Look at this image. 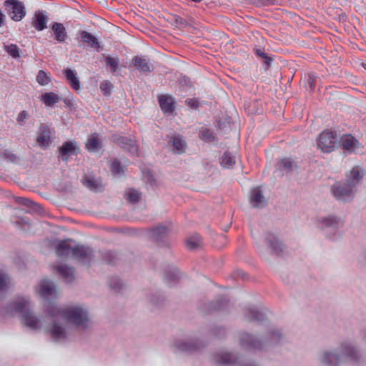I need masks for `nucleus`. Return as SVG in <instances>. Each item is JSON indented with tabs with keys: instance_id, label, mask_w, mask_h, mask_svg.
I'll list each match as a JSON object with an SVG mask.
<instances>
[{
	"instance_id": "12",
	"label": "nucleus",
	"mask_w": 366,
	"mask_h": 366,
	"mask_svg": "<svg viewBox=\"0 0 366 366\" xmlns=\"http://www.w3.org/2000/svg\"><path fill=\"white\" fill-rule=\"evenodd\" d=\"M114 142L121 147L123 150L129 152L130 154L135 155L138 152V146L134 138L122 136L114 134L112 136Z\"/></svg>"
},
{
	"instance_id": "18",
	"label": "nucleus",
	"mask_w": 366,
	"mask_h": 366,
	"mask_svg": "<svg viewBox=\"0 0 366 366\" xmlns=\"http://www.w3.org/2000/svg\"><path fill=\"white\" fill-rule=\"evenodd\" d=\"M37 292L45 300H48L50 297H56V286L52 281L43 279L39 282Z\"/></svg>"
},
{
	"instance_id": "34",
	"label": "nucleus",
	"mask_w": 366,
	"mask_h": 366,
	"mask_svg": "<svg viewBox=\"0 0 366 366\" xmlns=\"http://www.w3.org/2000/svg\"><path fill=\"white\" fill-rule=\"evenodd\" d=\"M250 202L254 207H264L266 205V200L259 187L253 189L251 192Z\"/></svg>"
},
{
	"instance_id": "13",
	"label": "nucleus",
	"mask_w": 366,
	"mask_h": 366,
	"mask_svg": "<svg viewBox=\"0 0 366 366\" xmlns=\"http://www.w3.org/2000/svg\"><path fill=\"white\" fill-rule=\"evenodd\" d=\"M169 229L167 227L159 225L152 228L149 232V239L157 244L159 247H168L167 241Z\"/></svg>"
},
{
	"instance_id": "25",
	"label": "nucleus",
	"mask_w": 366,
	"mask_h": 366,
	"mask_svg": "<svg viewBox=\"0 0 366 366\" xmlns=\"http://www.w3.org/2000/svg\"><path fill=\"white\" fill-rule=\"evenodd\" d=\"M50 27L56 42L64 43L68 39L67 31L62 23L54 22Z\"/></svg>"
},
{
	"instance_id": "7",
	"label": "nucleus",
	"mask_w": 366,
	"mask_h": 366,
	"mask_svg": "<svg viewBox=\"0 0 366 366\" xmlns=\"http://www.w3.org/2000/svg\"><path fill=\"white\" fill-rule=\"evenodd\" d=\"M331 191L336 199L346 202L352 200L356 190L352 184L338 182L332 187Z\"/></svg>"
},
{
	"instance_id": "11",
	"label": "nucleus",
	"mask_w": 366,
	"mask_h": 366,
	"mask_svg": "<svg viewBox=\"0 0 366 366\" xmlns=\"http://www.w3.org/2000/svg\"><path fill=\"white\" fill-rule=\"evenodd\" d=\"M71 257L76 259L81 264L89 266L94 257V251L92 247L82 244L73 247Z\"/></svg>"
},
{
	"instance_id": "24",
	"label": "nucleus",
	"mask_w": 366,
	"mask_h": 366,
	"mask_svg": "<svg viewBox=\"0 0 366 366\" xmlns=\"http://www.w3.org/2000/svg\"><path fill=\"white\" fill-rule=\"evenodd\" d=\"M50 335L54 342L65 340L67 338L66 330L61 326L58 320L54 318L52 321V327L49 330Z\"/></svg>"
},
{
	"instance_id": "14",
	"label": "nucleus",
	"mask_w": 366,
	"mask_h": 366,
	"mask_svg": "<svg viewBox=\"0 0 366 366\" xmlns=\"http://www.w3.org/2000/svg\"><path fill=\"white\" fill-rule=\"evenodd\" d=\"M244 317L249 322H255L262 324L267 321V317L263 310L255 305L247 307L244 311Z\"/></svg>"
},
{
	"instance_id": "42",
	"label": "nucleus",
	"mask_w": 366,
	"mask_h": 366,
	"mask_svg": "<svg viewBox=\"0 0 366 366\" xmlns=\"http://www.w3.org/2000/svg\"><path fill=\"white\" fill-rule=\"evenodd\" d=\"M46 313L52 317L61 316L62 317L63 309H59L54 303L49 302L45 305Z\"/></svg>"
},
{
	"instance_id": "57",
	"label": "nucleus",
	"mask_w": 366,
	"mask_h": 366,
	"mask_svg": "<svg viewBox=\"0 0 366 366\" xmlns=\"http://www.w3.org/2000/svg\"><path fill=\"white\" fill-rule=\"evenodd\" d=\"M150 301L154 305L159 306L163 302L164 299L159 295H152L151 296Z\"/></svg>"
},
{
	"instance_id": "36",
	"label": "nucleus",
	"mask_w": 366,
	"mask_h": 366,
	"mask_svg": "<svg viewBox=\"0 0 366 366\" xmlns=\"http://www.w3.org/2000/svg\"><path fill=\"white\" fill-rule=\"evenodd\" d=\"M69 241H71V239L61 240L58 242L56 246V253L58 256L64 257L72 254L73 247L68 244Z\"/></svg>"
},
{
	"instance_id": "43",
	"label": "nucleus",
	"mask_w": 366,
	"mask_h": 366,
	"mask_svg": "<svg viewBox=\"0 0 366 366\" xmlns=\"http://www.w3.org/2000/svg\"><path fill=\"white\" fill-rule=\"evenodd\" d=\"M186 246L189 249L193 250L201 244V237L198 234H194L186 239Z\"/></svg>"
},
{
	"instance_id": "35",
	"label": "nucleus",
	"mask_w": 366,
	"mask_h": 366,
	"mask_svg": "<svg viewBox=\"0 0 366 366\" xmlns=\"http://www.w3.org/2000/svg\"><path fill=\"white\" fill-rule=\"evenodd\" d=\"M86 148L89 152H96L102 148V142L97 133H93L88 137Z\"/></svg>"
},
{
	"instance_id": "28",
	"label": "nucleus",
	"mask_w": 366,
	"mask_h": 366,
	"mask_svg": "<svg viewBox=\"0 0 366 366\" xmlns=\"http://www.w3.org/2000/svg\"><path fill=\"white\" fill-rule=\"evenodd\" d=\"M278 168L280 170L285 172L287 174H291L292 172L297 169V162L290 157H285L281 159L278 163Z\"/></svg>"
},
{
	"instance_id": "3",
	"label": "nucleus",
	"mask_w": 366,
	"mask_h": 366,
	"mask_svg": "<svg viewBox=\"0 0 366 366\" xmlns=\"http://www.w3.org/2000/svg\"><path fill=\"white\" fill-rule=\"evenodd\" d=\"M62 318L76 328L85 330L89 327L90 317L87 310L80 306L63 309Z\"/></svg>"
},
{
	"instance_id": "62",
	"label": "nucleus",
	"mask_w": 366,
	"mask_h": 366,
	"mask_svg": "<svg viewBox=\"0 0 366 366\" xmlns=\"http://www.w3.org/2000/svg\"><path fill=\"white\" fill-rule=\"evenodd\" d=\"M273 56H269L267 54H266V57H263V61L262 63L267 66V67H269L272 62L273 61Z\"/></svg>"
},
{
	"instance_id": "23",
	"label": "nucleus",
	"mask_w": 366,
	"mask_h": 366,
	"mask_svg": "<svg viewBox=\"0 0 366 366\" xmlns=\"http://www.w3.org/2000/svg\"><path fill=\"white\" fill-rule=\"evenodd\" d=\"M132 64L138 71L146 74L154 70L153 64L149 62V60L140 56H134L132 59Z\"/></svg>"
},
{
	"instance_id": "40",
	"label": "nucleus",
	"mask_w": 366,
	"mask_h": 366,
	"mask_svg": "<svg viewBox=\"0 0 366 366\" xmlns=\"http://www.w3.org/2000/svg\"><path fill=\"white\" fill-rule=\"evenodd\" d=\"M103 260L110 265L116 264L120 259L119 254L115 251L107 250L102 252Z\"/></svg>"
},
{
	"instance_id": "2",
	"label": "nucleus",
	"mask_w": 366,
	"mask_h": 366,
	"mask_svg": "<svg viewBox=\"0 0 366 366\" xmlns=\"http://www.w3.org/2000/svg\"><path fill=\"white\" fill-rule=\"evenodd\" d=\"M6 314L13 315L20 313L23 323L31 330H39L41 327L40 320L30 310V302L27 298L22 297L5 307Z\"/></svg>"
},
{
	"instance_id": "46",
	"label": "nucleus",
	"mask_w": 366,
	"mask_h": 366,
	"mask_svg": "<svg viewBox=\"0 0 366 366\" xmlns=\"http://www.w3.org/2000/svg\"><path fill=\"white\" fill-rule=\"evenodd\" d=\"M36 81L41 86L47 85L51 81L50 76L44 70H40L36 76Z\"/></svg>"
},
{
	"instance_id": "61",
	"label": "nucleus",
	"mask_w": 366,
	"mask_h": 366,
	"mask_svg": "<svg viewBox=\"0 0 366 366\" xmlns=\"http://www.w3.org/2000/svg\"><path fill=\"white\" fill-rule=\"evenodd\" d=\"M180 84L187 87L192 86V81L190 79L186 76H184L180 79Z\"/></svg>"
},
{
	"instance_id": "19",
	"label": "nucleus",
	"mask_w": 366,
	"mask_h": 366,
	"mask_svg": "<svg viewBox=\"0 0 366 366\" xmlns=\"http://www.w3.org/2000/svg\"><path fill=\"white\" fill-rule=\"evenodd\" d=\"M79 36L81 42L87 47L94 49L98 52L103 49L101 42L92 33L87 31H80Z\"/></svg>"
},
{
	"instance_id": "22",
	"label": "nucleus",
	"mask_w": 366,
	"mask_h": 366,
	"mask_svg": "<svg viewBox=\"0 0 366 366\" xmlns=\"http://www.w3.org/2000/svg\"><path fill=\"white\" fill-rule=\"evenodd\" d=\"M340 144L343 150L351 154L354 152L360 146V143L351 134H344L340 137Z\"/></svg>"
},
{
	"instance_id": "45",
	"label": "nucleus",
	"mask_w": 366,
	"mask_h": 366,
	"mask_svg": "<svg viewBox=\"0 0 366 366\" xmlns=\"http://www.w3.org/2000/svg\"><path fill=\"white\" fill-rule=\"evenodd\" d=\"M141 198V193L135 189H130L126 194V199L128 202L132 204L139 202Z\"/></svg>"
},
{
	"instance_id": "54",
	"label": "nucleus",
	"mask_w": 366,
	"mask_h": 366,
	"mask_svg": "<svg viewBox=\"0 0 366 366\" xmlns=\"http://www.w3.org/2000/svg\"><path fill=\"white\" fill-rule=\"evenodd\" d=\"M202 136L203 138L207 139L209 142H214L215 140L214 135L208 129H204V130H202Z\"/></svg>"
},
{
	"instance_id": "53",
	"label": "nucleus",
	"mask_w": 366,
	"mask_h": 366,
	"mask_svg": "<svg viewBox=\"0 0 366 366\" xmlns=\"http://www.w3.org/2000/svg\"><path fill=\"white\" fill-rule=\"evenodd\" d=\"M7 280H9V277L6 274L0 272V292L6 290Z\"/></svg>"
},
{
	"instance_id": "44",
	"label": "nucleus",
	"mask_w": 366,
	"mask_h": 366,
	"mask_svg": "<svg viewBox=\"0 0 366 366\" xmlns=\"http://www.w3.org/2000/svg\"><path fill=\"white\" fill-rule=\"evenodd\" d=\"M85 187L93 191H99L101 185L99 184L94 177H85L83 181Z\"/></svg>"
},
{
	"instance_id": "58",
	"label": "nucleus",
	"mask_w": 366,
	"mask_h": 366,
	"mask_svg": "<svg viewBox=\"0 0 366 366\" xmlns=\"http://www.w3.org/2000/svg\"><path fill=\"white\" fill-rule=\"evenodd\" d=\"M173 20L177 25H179V26H186L187 25V22L186 19L182 18L181 16H179L178 15H174L173 17Z\"/></svg>"
},
{
	"instance_id": "33",
	"label": "nucleus",
	"mask_w": 366,
	"mask_h": 366,
	"mask_svg": "<svg viewBox=\"0 0 366 366\" xmlns=\"http://www.w3.org/2000/svg\"><path fill=\"white\" fill-rule=\"evenodd\" d=\"M174 153L183 154L187 148V144L185 140L182 138L180 134L174 135L170 140Z\"/></svg>"
},
{
	"instance_id": "16",
	"label": "nucleus",
	"mask_w": 366,
	"mask_h": 366,
	"mask_svg": "<svg viewBox=\"0 0 366 366\" xmlns=\"http://www.w3.org/2000/svg\"><path fill=\"white\" fill-rule=\"evenodd\" d=\"M267 247L270 249L272 254L277 256L281 255L285 249V244L274 234L268 232L264 237Z\"/></svg>"
},
{
	"instance_id": "15",
	"label": "nucleus",
	"mask_w": 366,
	"mask_h": 366,
	"mask_svg": "<svg viewBox=\"0 0 366 366\" xmlns=\"http://www.w3.org/2000/svg\"><path fill=\"white\" fill-rule=\"evenodd\" d=\"M54 130L47 124L44 123L40 124L36 139V141L40 147L47 148L49 147L51 143V136Z\"/></svg>"
},
{
	"instance_id": "9",
	"label": "nucleus",
	"mask_w": 366,
	"mask_h": 366,
	"mask_svg": "<svg viewBox=\"0 0 366 366\" xmlns=\"http://www.w3.org/2000/svg\"><path fill=\"white\" fill-rule=\"evenodd\" d=\"M205 344L198 339H189L187 340H175L173 347L175 352L184 353H192L200 350L205 347Z\"/></svg>"
},
{
	"instance_id": "56",
	"label": "nucleus",
	"mask_w": 366,
	"mask_h": 366,
	"mask_svg": "<svg viewBox=\"0 0 366 366\" xmlns=\"http://www.w3.org/2000/svg\"><path fill=\"white\" fill-rule=\"evenodd\" d=\"M185 102L189 107L194 109H197L199 107V102L198 99H194V98L187 99Z\"/></svg>"
},
{
	"instance_id": "47",
	"label": "nucleus",
	"mask_w": 366,
	"mask_h": 366,
	"mask_svg": "<svg viewBox=\"0 0 366 366\" xmlns=\"http://www.w3.org/2000/svg\"><path fill=\"white\" fill-rule=\"evenodd\" d=\"M5 51L13 58H18L20 56L19 48L14 44L4 45Z\"/></svg>"
},
{
	"instance_id": "27",
	"label": "nucleus",
	"mask_w": 366,
	"mask_h": 366,
	"mask_svg": "<svg viewBox=\"0 0 366 366\" xmlns=\"http://www.w3.org/2000/svg\"><path fill=\"white\" fill-rule=\"evenodd\" d=\"M159 104L164 113H172L175 109V101L172 96L161 95L159 97Z\"/></svg>"
},
{
	"instance_id": "30",
	"label": "nucleus",
	"mask_w": 366,
	"mask_h": 366,
	"mask_svg": "<svg viewBox=\"0 0 366 366\" xmlns=\"http://www.w3.org/2000/svg\"><path fill=\"white\" fill-rule=\"evenodd\" d=\"M105 66L109 71L114 75H119L122 70L119 66V58L118 56L112 57L109 55L105 56Z\"/></svg>"
},
{
	"instance_id": "20",
	"label": "nucleus",
	"mask_w": 366,
	"mask_h": 366,
	"mask_svg": "<svg viewBox=\"0 0 366 366\" xmlns=\"http://www.w3.org/2000/svg\"><path fill=\"white\" fill-rule=\"evenodd\" d=\"M49 16L46 11L37 10L34 12L31 25L38 31H41L47 28Z\"/></svg>"
},
{
	"instance_id": "51",
	"label": "nucleus",
	"mask_w": 366,
	"mask_h": 366,
	"mask_svg": "<svg viewBox=\"0 0 366 366\" xmlns=\"http://www.w3.org/2000/svg\"><path fill=\"white\" fill-rule=\"evenodd\" d=\"M110 170H111L112 173L114 175L124 173L123 168L121 165V163L117 159H115L111 164Z\"/></svg>"
},
{
	"instance_id": "41",
	"label": "nucleus",
	"mask_w": 366,
	"mask_h": 366,
	"mask_svg": "<svg viewBox=\"0 0 366 366\" xmlns=\"http://www.w3.org/2000/svg\"><path fill=\"white\" fill-rule=\"evenodd\" d=\"M0 154L1 158L8 163L16 164L20 160V157L19 156L8 149H5L2 152H0Z\"/></svg>"
},
{
	"instance_id": "17",
	"label": "nucleus",
	"mask_w": 366,
	"mask_h": 366,
	"mask_svg": "<svg viewBox=\"0 0 366 366\" xmlns=\"http://www.w3.org/2000/svg\"><path fill=\"white\" fill-rule=\"evenodd\" d=\"M59 157L63 162H67L70 156L77 155L79 148L75 141L64 142L59 148Z\"/></svg>"
},
{
	"instance_id": "29",
	"label": "nucleus",
	"mask_w": 366,
	"mask_h": 366,
	"mask_svg": "<svg viewBox=\"0 0 366 366\" xmlns=\"http://www.w3.org/2000/svg\"><path fill=\"white\" fill-rule=\"evenodd\" d=\"M63 74L74 90L77 91L81 88V83L75 70L67 68L64 70Z\"/></svg>"
},
{
	"instance_id": "6",
	"label": "nucleus",
	"mask_w": 366,
	"mask_h": 366,
	"mask_svg": "<svg viewBox=\"0 0 366 366\" xmlns=\"http://www.w3.org/2000/svg\"><path fill=\"white\" fill-rule=\"evenodd\" d=\"M337 144L336 132L325 130L321 132L317 140V146L323 153H330L335 150Z\"/></svg>"
},
{
	"instance_id": "55",
	"label": "nucleus",
	"mask_w": 366,
	"mask_h": 366,
	"mask_svg": "<svg viewBox=\"0 0 366 366\" xmlns=\"http://www.w3.org/2000/svg\"><path fill=\"white\" fill-rule=\"evenodd\" d=\"M316 76L314 74H310L307 79V86L310 91H313L315 88Z\"/></svg>"
},
{
	"instance_id": "50",
	"label": "nucleus",
	"mask_w": 366,
	"mask_h": 366,
	"mask_svg": "<svg viewBox=\"0 0 366 366\" xmlns=\"http://www.w3.org/2000/svg\"><path fill=\"white\" fill-rule=\"evenodd\" d=\"M109 285L110 288L115 291H119L123 287L122 280L117 277H111L109 282Z\"/></svg>"
},
{
	"instance_id": "63",
	"label": "nucleus",
	"mask_w": 366,
	"mask_h": 366,
	"mask_svg": "<svg viewBox=\"0 0 366 366\" xmlns=\"http://www.w3.org/2000/svg\"><path fill=\"white\" fill-rule=\"evenodd\" d=\"M227 124H228V122H227L226 121L220 119V120H219L217 122V127L219 129H225L227 128Z\"/></svg>"
},
{
	"instance_id": "4",
	"label": "nucleus",
	"mask_w": 366,
	"mask_h": 366,
	"mask_svg": "<svg viewBox=\"0 0 366 366\" xmlns=\"http://www.w3.org/2000/svg\"><path fill=\"white\" fill-rule=\"evenodd\" d=\"M214 361L219 366H259L251 360H244L232 352H220L214 355Z\"/></svg>"
},
{
	"instance_id": "48",
	"label": "nucleus",
	"mask_w": 366,
	"mask_h": 366,
	"mask_svg": "<svg viewBox=\"0 0 366 366\" xmlns=\"http://www.w3.org/2000/svg\"><path fill=\"white\" fill-rule=\"evenodd\" d=\"M113 87V84L109 81H104L100 84L101 92L105 97L111 95Z\"/></svg>"
},
{
	"instance_id": "21",
	"label": "nucleus",
	"mask_w": 366,
	"mask_h": 366,
	"mask_svg": "<svg viewBox=\"0 0 366 366\" xmlns=\"http://www.w3.org/2000/svg\"><path fill=\"white\" fill-rule=\"evenodd\" d=\"M320 362L322 366H340V356L332 351H324L320 355Z\"/></svg>"
},
{
	"instance_id": "64",
	"label": "nucleus",
	"mask_w": 366,
	"mask_h": 366,
	"mask_svg": "<svg viewBox=\"0 0 366 366\" xmlns=\"http://www.w3.org/2000/svg\"><path fill=\"white\" fill-rule=\"evenodd\" d=\"M236 273H237V275L239 276V277H241L242 279H244L245 278V275L246 274L244 273L243 271L237 270Z\"/></svg>"
},
{
	"instance_id": "32",
	"label": "nucleus",
	"mask_w": 366,
	"mask_h": 366,
	"mask_svg": "<svg viewBox=\"0 0 366 366\" xmlns=\"http://www.w3.org/2000/svg\"><path fill=\"white\" fill-rule=\"evenodd\" d=\"M179 277V271L175 267H169L164 272V280L169 286L176 284Z\"/></svg>"
},
{
	"instance_id": "59",
	"label": "nucleus",
	"mask_w": 366,
	"mask_h": 366,
	"mask_svg": "<svg viewBox=\"0 0 366 366\" xmlns=\"http://www.w3.org/2000/svg\"><path fill=\"white\" fill-rule=\"evenodd\" d=\"M213 334L221 338L225 335V330L222 327H215L213 330Z\"/></svg>"
},
{
	"instance_id": "39",
	"label": "nucleus",
	"mask_w": 366,
	"mask_h": 366,
	"mask_svg": "<svg viewBox=\"0 0 366 366\" xmlns=\"http://www.w3.org/2000/svg\"><path fill=\"white\" fill-rule=\"evenodd\" d=\"M219 163L223 168L231 169L235 164V157L230 152L226 151L221 157Z\"/></svg>"
},
{
	"instance_id": "1",
	"label": "nucleus",
	"mask_w": 366,
	"mask_h": 366,
	"mask_svg": "<svg viewBox=\"0 0 366 366\" xmlns=\"http://www.w3.org/2000/svg\"><path fill=\"white\" fill-rule=\"evenodd\" d=\"M283 338V334L279 329L269 328L264 341L259 340L252 334L244 332L239 336L240 346L248 351L263 349L264 345L272 346L278 344Z\"/></svg>"
},
{
	"instance_id": "49",
	"label": "nucleus",
	"mask_w": 366,
	"mask_h": 366,
	"mask_svg": "<svg viewBox=\"0 0 366 366\" xmlns=\"http://www.w3.org/2000/svg\"><path fill=\"white\" fill-rule=\"evenodd\" d=\"M17 202L24 206H26L34 209H37L39 207H40L39 204L25 197H18Z\"/></svg>"
},
{
	"instance_id": "37",
	"label": "nucleus",
	"mask_w": 366,
	"mask_h": 366,
	"mask_svg": "<svg viewBox=\"0 0 366 366\" xmlns=\"http://www.w3.org/2000/svg\"><path fill=\"white\" fill-rule=\"evenodd\" d=\"M363 176V171L358 167L352 168L350 172V176L347 177L346 182L349 184H353L355 189L356 184L361 180Z\"/></svg>"
},
{
	"instance_id": "26",
	"label": "nucleus",
	"mask_w": 366,
	"mask_h": 366,
	"mask_svg": "<svg viewBox=\"0 0 366 366\" xmlns=\"http://www.w3.org/2000/svg\"><path fill=\"white\" fill-rule=\"evenodd\" d=\"M230 305V302L227 297H220L209 304L208 311L209 312L227 311Z\"/></svg>"
},
{
	"instance_id": "8",
	"label": "nucleus",
	"mask_w": 366,
	"mask_h": 366,
	"mask_svg": "<svg viewBox=\"0 0 366 366\" xmlns=\"http://www.w3.org/2000/svg\"><path fill=\"white\" fill-rule=\"evenodd\" d=\"M4 6L9 17L14 21H21L26 14L24 4L19 0H6Z\"/></svg>"
},
{
	"instance_id": "38",
	"label": "nucleus",
	"mask_w": 366,
	"mask_h": 366,
	"mask_svg": "<svg viewBox=\"0 0 366 366\" xmlns=\"http://www.w3.org/2000/svg\"><path fill=\"white\" fill-rule=\"evenodd\" d=\"M61 99V98L59 96L52 92H45L41 95V101L45 105L50 107H54Z\"/></svg>"
},
{
	"instance_id": "52",
	"label": "nucleus",
	"mask_w": 366,
	"mask_h": 366,
	"mask_svg": "<svg viewBox=\"0 0 366 366\" xmlns=\"http://www.w3.org/2000/svg\"><path fill=\"white\" fill-rule=\"evenodd\" d=\"M29 117V114L28 112L26 110H23L19 113L16 117V122L19 123L20 126H24L25 124L26 120Z\"/></svg>"
},
{
	"instance_id": "31",
	"label": "nucleus",
	"mask_w": 366,
	"mask_h": 366,
	"mask_svg": "<svg viewBox=\"0 0 366 366\" xmlns=\"http://www.w3.org/2000/svg\"><path fill=\"white\" fill-rule=\"evenodd\" d=\"M56 269L66 283H71L74 281V276L73 267H69L66 264H62L56 266Z\"/></svg>"
},
{
	"instance_id": "5",
	"label": "nucleus",
	"mask_w": 366,
	"mask_h": 366,
	"mask_svg": "<svg viewBox=\"0 0 366 366\" xmlns=\"http://www.w3.org/2000/svg\"><path fill=\"white\" fill-rule=\"evenodd\" d=\"M341 226V220L335 215L321 217L318 219V227L329 239H335Z\"/></svg>"
},
{
	"instance_id": "10",
	"label": "nucleus",
	"mask_w": 366,
	"mask_h": 366,
	"mask_svg": "<svg viewBox=\"0 0 366 366\" xmlns=\"http://www.w3.org/2000/svg\"><path fill=\"white\" fill-rule=\"evenodd\" d=\"M340 353L343 358L354 364H359L362 359L361 352L350 342L346 341L341 343Z\"/></svg>"
},
{
	"instance_id": "60",
	"label": "nucleus",
	"mask_w": 366,
	"mask_h": 366,
	"mask_svg": "<svg viewBox=\"0 0 366 366\" xmlns=\"http://www.w3.org/2000/svg\"><path fill=\"white\" fill-rule=\"evenodd\" d=\"M254 54L261 58L266 57V53L264 52V48H254L253 49Z\"/></svg>"
}]
</instances>
